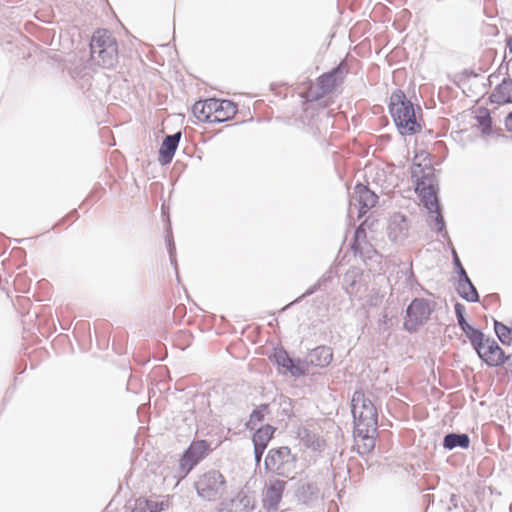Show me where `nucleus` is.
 <instances>
[{
	"label": "nucleus",
	"instance_id": "41",
	"mask_svg": "<svg viewBox=\"0 0 512 512\" xmlns=\"http://www.w3.org/2000/svg\"><path fill=\"white\" fill-rule=\"evenodd\" d=\"M283 411H284V413H285L286 415H289V412H290V403H287V407H284Z\"/></svg>",
	"mask_w": 512,
	"mask_h": 512
},
{
	"label": "nucleus",
	"instance_id": "34",
	"mask_svg": "<svg viewBox=\"0 0 512 512\" xmlns=\"http://www.w3.org/2000/svg\"><path fill=\"white\" fill-rule=\"evenodd\" d=\"M326 281H327V278H325V277L320 278L317 281V283H315L312 287H310L299 299H302L306 296L312 295L314 292L319 290Z\"/></svg>",
	"mask_w": 512,
	"mask_h": 512
},
{
	"label": "nucleus",
	"instance_id": "39",
	"mask_svg": "<svg viewBox=\"0 0 512 512\" xmlns=\"http://www.w3.org/2000/svg\"><path fill=\"white\" fill-rule=\"evenodd\" d=\"M323 446H324V442L318 439V440L316 441V444H315V446H314V449H316V450H321Z\"/></svg>",
	"mask_w": 512,
	"mask_h": 512
},
{
	"label": "nucleus",
	"instance_id": "19",
	"mask_svg": "<svg viewBox=\"0 0 512 512\" xmlns=\"http://www.w3.org/2000/svg\"><path fill=\"white\" fill-rule=\"evenodd\" d=\"M492 103L506 104L512 103V80L505 78L498 84L490 95Z\"/></svg>",
	"mask_w": 512,
	"mask_h": 512
},
{
	"label": "nucleus",
	"instance_id": "2",
	"mask_svg": "<svg viewBox=\"0 0 512 512\" xmlns=\"http://www.w3.org/2000/svg\"><path fill=\"white\" fill-rule=\"evenodd\" d=\"M389 110L402 135H413L421 131V125L416 119L414 106L401 90L392 93Z\"/></svg>",
	"mask_w": 512,
	"mask_h": 512
},
{
	"label": "nucleus",
	"instance_id": "10",
	"mask_svg": "<svg viewBox=\"0 0 512 512\" xmlns=\"http://www.w3.org/2000/svg\"><path fill=\"white\" fill-rule=\"evenodd\" d=\"M387 234L391 241L403 244L410 235V222L401 213H394L388 223Z\"/></svg>",
	"mask_w": 512,
	"mask_h": 512
},
{
	"label": "nucleus",
	"instance_id": "40",
	"mask_svg": "<svg viewBox=\"0 0 512 512\" xmlns=\"http://www.w3.org/2000/svg\"><path fill=\"white\" fill-rule=\"evenodd\" d=\"M507 47L509 51L512 53V37L507 40Z\"/></svg>",
	"mask_w": 512,
	"mask_h": 512
},
{
	"label": "nucleus",
	"instance_id": "29",
	"mask_svg": "<svg viewBox=\"0 0 512 512\" xmlns=\"http://www.w3.org/2000/svg\"><path fill=\"white\" fill-rule=\"evenodd\" d=\"M494 330H495L497 337L503 344L509 343L510 334L512 333V328H509L508 326L504 325L503 323L495 320L494 321Z\"/></svg>",
	"mask_w": 512,
	"mask_h": 512
},
{
	"label": "nucleus",
	"instance_id": "37",
	"mask_svg": "<svg viewBox=\"0 0 512 512\" xmlns=\"http://www.w3.org/2000/svg\"><path fill=\"white\" fill-rule=\"evenodd\" d=\"M505 126L508 131L512 132V112L507 115L505 119Z\"/></svg>",
	"mask_w": 512,
	"mask_h": 512
},
{
	"label": "nucleus",
	"instance_id": "27",
	"mask_svg": "<svg viewBox=\"0 0 512 512\" xmlns=\"http://www.w3.org/2000/svg\"><path fill=\"white\" fill-rule=\"evenodd\" d=\"M465 335L471 342L473 348L476 350V352H480L481 350L485 349V335L482 331L476 328H472L469 331L465 332Z\"/></svg>",
	"mask_w": 512,
	"mask_h": 512
},
{
	"label": "nucleus",
	"instance_id": "11",
	"mask_svg": "<svg viewBox=\"0 0 512 512\" xmlns=\"http://www.w3.org/2000/svg\"><path fill=\"white\" fill-rule=\"evenodd\" d=\"M453 260L454 264L458 269L459 273V281L457 285V292L458 294L465 299L468 302H478L479 301V295L478 292L469 279L465 269L463 268L460 259L455 251H453Z\"/></svg>",
	"mask_w": 512,
	"mask_h": 512
},
{
	"label": "nucleus",
	"instance_id": "28",
	"mask_svg": "<svg viewBox=\"0 0 512 512\" xmlns=\"http://www.w3.org/2000/svg\"><path fill=\"white\" fill-rule=\"evenodd\" d=\"M476 120L483 134L491 132L492 120L487 109H480L476 115Z\"/></svg>",
	"mask_w": 512,
	"mask_h": 512
},
{
	"label": "nucleus",
	"instance_id": "8",
	"mask_svg": "<svg viewBox=\"0 0 512 512\" xmlns=\"http://www.w3.org/2000/svg\"><path fill=\"white\" fill-rule=\"evenodd\" d=\"M378 201V196L371 191L367 186L358 183L354 187V191L350 196V208L352 213L353 207L358 210V216L361 217L366 212L374 207Z\"/></svg>",
	"mask_w": 512,
	"mask_h": 512
},
{
	"label": "nucleus",
	"instance_id": "38",
	"mask_svg": "<svg viewBox=\"0 0 512 512\" xmlns=\"http://www.w3.org/2000/svg\"><path fill=\"white\" fill-rule=\"evenodd\" d=\"M219 512H238L235 508H233L231 506V508H229V506L227 504H223L222 507L220 508Z\"/></svg>",
	"mask_w": 512,
	"mask_h": 512
},
{
	"label": "nucleus",
	"instance_id": "5",
	"mask_svg": "<svg viewBox=\"0 0 512 512\" xmlns=\"http://www.w3.org/2000/svg\"><path fill=\"white\" fill-rule=\"evenodd\" d=\"M264 465L269 472L282 477H290L296 468V457L286 446L273 448L269 450Z\"/></svg>",
	"mask_w": 512,
	"mask_h": 512
},
{
	"label": "nucleus",
	"instance_id": "12",
	"mask_svg": "<svg viewBox=\"0 0 512 512\" xmlns=\"http://www.w3.org/2000/svg\"><path fill=\"white\" fill-rule=\"evenodd\" d=\"M477 354L481 360H483L488 366L492 367L502 365L506 360L504 351L492 338H487L485 340V349L477 352Z\"/></svg>",
	"mask_w": 512,
	"mask_h": 512
},
{
	"label": "nucleus",
	"instance_id": "16",
	"mask_svg": "<svg viewBox=\"0 0 512 512\" xmlns=\"http://www.w3.org/2000/svg\"><path fill=\"white\" fill-rule=\"evenodd\" d=\"M181 138V132L167 135L159 149V161L162 164H168L172 161L175 151Z\"/></svg>",
	"mask_w": 512,
	"mask_h": 512
},
{
	"label": "nucleus",
	"instance_id": "21",
	"mask_svg": "<svg viewBox=\"0 0 512 512\" xmlns=\"http://www.w3.org/2000/svg\"><path fill=\"white\" fill-rule=\"evenodd\" d=\"M470 445V437L465 433H449L445 435L443 447L448 450L455 448L467 449Z\"/></svg>",
	"mask_w": 512,
	"mask_h": 512
},
{
	"label": "nucleus",
	"instance_id": "7",
	"mask_svg": "<svg viewBox=\"0 0 512 512\" xmlns=\"http://www.w3.org/2000/svg\"><path fill=\"white\" fill-rule=\"evenodd\" d=\"M432 309L425 299H414L407 308L404 326L408 331H415L419 325L424 324L430 317Z\"/></svg>",
	"mask_w": 512,
	"mask_h": 512
},
{
	"label": "nucleus",
	"instance_id": "35",
	"mask_svg": "<svg viewBox=\"0 0 512 512\" xmlns=\"http://www.w3.org/2000/svg\"><path fill=\"white\" fill-rule=\"evenodd\" d=\"M167 242H168V252H169L170 261L176 267L175 245L173 243L171 236H168Z\"/></svg>",
	"mask_w": 512,
	"mask_h": 512
},
{
	"label": "nucleus",
	"instance_id": "17",
	"mask_svg": "<svg viewBox=\"0 0 512 512\" xmlns=\"http://www.w3.org/2000/svg\"><path fill=\"white\" fill-rule=\"evenodd\" d=\"M285 488V482L275 480L270 483L265 492L264 506L268 509L276 510L282 498V493Z\"/></svg>",
	"mask_w": 512,
	"mask_h": 512
},
{
	"label": "nucleus",
	"instance_id": "1",
	"mask_svg": "<svg viewBox=\"0 0 512 512\" xmlns=\"http://www.w3.org/2000/svg\"><path fill=\"white\" fill-rule=\"evenodd\" d=\"M411 175L421 202L431 214V221L434 222L433 227L446 237L447 231L445 230V222L437 197V180L434 168L430 164H414Z\"/></svg>",
	"mask_w": 512,
	"mask_h": 512
},
{
	"label": "nucleus",
	"instance_id": "3",
	"mask_svg": "<svg viewBox=\"0 0 512 512\" xmlns=\"http://www.w3.org/2000/svg\"><path fill=\"white\" fill-rule=\"evenodd\" d=\"M351 411L357 433H375L378 426L376 407L363 391H356L351 400Z\"/></svg>",
	"mask_w": 512,
	"mask_h": 512
},
{
	"label": "nucleus",
	"instance_id": "30",
	"mask_svg": "<svg viewBox=\"0 0 512 512\" xmlns=\"http://www.w3.org/2000/svg\"><path fill=\"white\" fill-rule=\"evenodd\" d=\"M455 314L457 317L458 325L462 329V331L465 333L472 329L473 327L468 324V322L465 319V307L461 303H456L454 306Z\"/></svg>",
	"mask_w": 512,
	"mask_h": 512
},
{
	"label": "nucleus",
	"instance_id": "32",
	"mask_svg": "<svg viewBox=\"0 0 512 512\" xmlns=\"http://www.w3.org/2000/svg\"><path fill=\"white\" fill-rule=\"evenodd\" d=\"M373 434L374 433H366V435H365L364 433H358V435L362 436V438L364 440L363 447H364L365 452H370L374 448Z\"/></svg>",
	"mask_w": 512,
	"mask_h": 512
},
{
	"label": "nucleus",
	"instance_id": "9",
	"mask_svg": "<svg viewBox=\"0 0 512 512\" xmlns=\"http://www.w3.org/2000/svg\"><path fill=\"white\" fill-rule=\"evenodd\" d=\"M208 451L209 444L205 440L192 442L180 460V468L184 474H188L207 455Z\"/></svg>",
	"mask_w": 512,
	"mask_h": 512
},
{
	"label": "nucleus",
	"instance_id": "15",
	"mask_svg": "<svg viewBox=\"0 0 512 512\" xmlns=\"http://www.w3.org/2000/svg\"><path fill=\"white\" fill-rule=\"evenodd\" d=\"M273 358L278 366L290 372L294 377L302 376L307 371L306 368L300 364V362L295 363L285 350L280 349L275 351Z\"/></svg>",
	"mask_w": 512,
	"mask_h": 512
},
{
	"label": "nucleus",
	"instance_id": "6",
	"mask_svg": "<svg viewBox=\"0 0 512 512\" xmlns=\"http://www.w3.org/2000/svg\"><path fill=\"white\" fill-rule=\"evenodd\" d=\"M225 484V478L219 471L210 470L198 478L195 488L199 497L207 501H214L225 493Z\"/></svg>",
	"mask_w": 512,
	"mask_h": 512
},
{
	"label": "nucleus",
	"instance_id": "13",
	"mask_svg": "<svg viewBox=\"0 0 512 512\" xmlns=\"http://www.w3.org/2000/svg\"><path fill=\"white\" fill-rule=\"evenodd\" d=\"M343 67L344 65L341 63L332 71L325 73L318 78V87L320 93L316 95V98L331 93L338 85V83L343 80Z\"/></svg>",
	"mask_w": 512,
	"mask_h": 512
},
{
	"label": "nucleus",
	"instance_id": "31",
	"mask_svg": "<svg viewBox=\"0 0 512 512\" xmlns=\"http://www.w3.org/2000/svg\"><path fill=\"white\" fill-rule=\"evenodd\" d=\"M365 239H366L365 229L363 228V225H360L355 231L354 241L352 243V249L354 250L355 253L361 252V250H362L361 243L364 242Z\"/></svg>",
	"mask_w": 512,
	"mask_h": 512
},
{
	"label": "nucleus",
	"instance_id": "36",
	"mask_svg": "<svg viewBox=\"0 0 512 512\" xmlns=\"http://www.w3.org/2000/svg\"><path fill=\"white\" fill-rule=\"evenodd\" d=\"M266 448L260 446H254V457L256 463H260L262 455Z\"/></svg>",
	"mask_w": 512,
	"mask_h": 512
},
{
	"label": "nucleus",
	"instance_id": "23",
	"mask_svg": "<svg viewBox=\"0 0 512 512\" xmlns=\"http://www.w3.org/2000/svg\"><path fill=\"white\" fill-rule=\"evenodd\" d=\"M361 278V272L357 268L349 269L343 277V287L349 295H355L358 292L357 285Z\"/></svg>",
	"mask_w": 512,
	"mask_h": 512
},
{
	"label": "nucleus",
	"instance_id": "26",
	"mask_svg": "<svg viewBox=\"0 0 512 512\" xmlns=\"http://www.w3.org/2000/svg\"><path fill=\"white\" fill-rule=\"evenodd\" d=\"M269 413V405L261 404L250 414V418L246 423L247 429L253 430L255 427L264 420L266 414Z\"/></svg>",
	"mask_w": 512,
	"mask_h": 512
},
{
	"label": "nucleus",
	"instance_id": "20",
	"mask_svg": "<svg viewBox=\"0 0 512 512\" xmlns=\"http://www.w3.org/2000/svg\"><path fill=\"white\" fill-rule=\"evenodd\" d=\"M217 112L214 115L213 121L215 123H221L231 119L237 112V106L230 100H218L217 99Z\"/></svg>",
	"mask_w": 512,
	"mask_h": 512
},
{
	"label": "nucleus",
	"instance_id": "25",
	"mask_svg": "<svg viewBox=\"0 0 512 512\" xmlns=\"http://www.w3.org/2000/svg\"><path fill=\"white\" fill-rule=\"evenodd\" d=\"M163 506V502H157L146 498H138L135 500V504L131 512H160L163 510Z\"/></svg>",
	"mask_w": 512,
	"mask_h": 512
},
{
	"label": "nucleus",
	"instance_id": "42",
	"mask_svg": "<svg viewBox=\"0 0 512 512\" xmlns=\"http://www.w3.org/2000/svg\"><path fill=\"white\" fill-rule=\"evenodd\" d=\"M464 290H465V292H466V294H467V295H468V294L470 293V291H471L469 287H465V289H464Z\"/></svg>",
	"mask_w": 512,
	"mask_h": 512
},
{
	"label": "nucleus",
	"instance_id": "33",
	"mask_svg": "<svg viewBox=\"0 0 512 512\" xmlns=\"http://www.w3.org/2000/svg\"><path fill=\"white\" fill-rule=\"evenodd\" d=\"M384 295L379 294V292L374 291L372 294L369 295L367 303L370 306L376 307L379 306L383 300Z\"/></svg>",
	"mask_w": 512,
	"mask_h": 512
},
{
	"label": "nucleus",
	"instance_id": "24",
	"mask_svg": "<svg viewBox=\"0 0 512 512\" xmlns=\"http://www.w3.org/2000/svg\"><path fill=\"white\" fill-rule=\"evenodd\" d=\"M274 432L275 428L271 425H265L257 429L252 438L254 446L267 448V445L273 437Z\"/></svg>",
	"mask_w": 512,
	"mask_h": 512
},
{
	"label": "nucleus",
	"instance_id": "18",
	"mask_svg": "<svg viewBox=\"0 0 512 512\" xmlns=\"http://www.w3.org/2000/svg\"><path fill=\"white\" fill-rule=\"evenodd\" d=\"M332 359V349L327 346H319L309 352L306 362L316 367H326Z\"/></svg>",
	"mask_w": 512,
	"mask_h": 512
},
{
	"label": "nucleus",
	"instance_id": "22",
	"mask_svg": "<svg viewBox=\"0 0 512 512\" xmlns=\"http://www.w3.org/2000/svg\"><path fill=\"white\" fill-rule=\"evenodd\" d=\"M230 505L238 512H251L254 509L255 500L252 496L247 495L244 491H240L231 500Z\"/></svg>",
	"mask_w": 512,
	"mask_h": 512
},
{
	"label": "nucleus",
	"instance_id": "4",
	"mask_svg": "<svg viewBox=\"0 0 512 512\" xmlns=\"http://www.w3.org/2000/svg\"><path fill=\"white\" fill-rule=\"evenodd\" d=\"M91 58L99 66L112 68L118 60L116 39L106 29L94 32L90 42Z\"/></svg>",
	"mask_w": 512,
	"mask_h": 512
},
{
	"label": "nucleus",
	"instance_id": "14",
	"mask_svg": "<svg viewBox=\"0 0 512 512\" xmlns=\"http://www.w3.org/2000/svg\"><path fill=\"white\" fill-rule=\"evenodd\" d=\"M217 99L211 98L205 101H198L193 105L192 111L198 121L215 123L214 115L217 112Z\"/></svg>",
	"mask_w": 512,
	"mask_h": 512
}]
</instances>
